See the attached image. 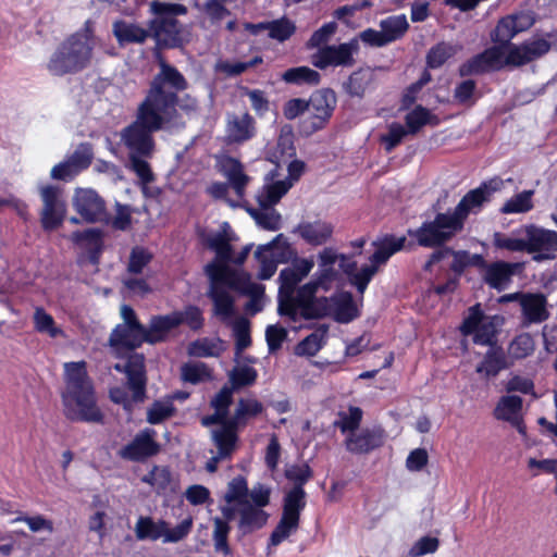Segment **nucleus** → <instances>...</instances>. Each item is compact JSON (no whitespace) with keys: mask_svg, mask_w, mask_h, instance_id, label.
<instances>
[{"mask_svg":"<svg viewBox=\"0 0 557 557\" xmlns=\"http://www.w3.org/2000/svg\"><path fill=\"white\" fill-rule=\"evenodd\" d=\"M327 276L329 271L324 270L318 278L296 290L304 278L290 268L283 269L280 273L278 313L288 317L294 322L298 321L299 318L305 320L321 319L333 313L339 322L351 321L355 318V308L350 296L315 297L319 287L322 286Z\"/></svg>","mask_w":557,"mask_h":557,"instance_id":"nucleus-1","label":"nucleus"},{"mask_svg":"<svg viewBox=\"0 0 557 557\" xmlns=\"http://www.w3.org/2000/svg\"><path fill=\"white\" fill-rule=\"evenodd\" d=\"M210 278L208 296L213 301V312L222 321H227L234 314V298L230 289L257 298L263 293V286L251 281L245 272L232 270L228 265L211 262L206 265Z\"/></svg>","mask_w":557,"mask_h":557,"instance_id":"nucleus-2","label":"nucleus"},{"mask_svg":"<svg viewBox=\"0 0 557 557\" xmlns=\"http://www.w3.org/2000/svg\"><path fill=\"white\" fill-rule=\"evenodd\" d=\"M65 392L63 394L65 416L73 421L102 422L103 414L96 405L94 387L86 370V362L64 364Z\"/></svg>","mask_w":557,"mask_h":557,"instance_id":"nucleus-3","label":"nucleus"},{"mask_svg":"<svg viewBox=\"0 0 557 557\" xmlns=\"http://www.w3.org/2000/svg\"><path fill=\"white\" fill-rule=\"evenodd\" d=\"M160 71L153 76L144 103L172 119L176 115L177 92L185 90L188 83L184 75L164 59L159 58Z\"/></svg>","mask_w":557,"mask_h":557,"instance_id":"nucleus-4","label":"nucleus"},{"mask_svg":"<svg viewBox=\"0 0 557 557\" xmlns=\"http://www.w3.org/2000/svg\"><path fill=\"white\" fill-rule=\"evenodd\" d=\"M247 497V480L243 475H237L232 479L223 496L225 504L219 507L222 517H214L212 519V542L216 553H221L224 556L232 554V549L228 545V534L231 531L230 521H237L242 518L243 503L246 502Z\"/></svg>","mask_w":557,"mask_h":557,"instance_id":"nucleus-5","label":"nucleus"},{"mask_svg":"<svg viewBox=\"0 0 557 557\" xmlns=\"http://www.w3.org/2000/svg\"><path fill=\"white\" fill-rule=\"evenodd\" d=\"M172 120L141 102L137 109L136 120L121 132V140L128 149L129 154L150 157L154 149L152 134L162 129L163 125Z\"/></svg>","mask_w":557,"mask_h":557,"instance_id":"nucleus-6","label":"nucleus"},{"mask_svg":"<svg viewBox=\"0 0 557 557\" xmlns=\"http://www.w3.org/2000/svg\"><path fill=\"white\" fill-rule=\"evenodd\" d=\"M92 57V41L87 34L67 38L51 57L48 69L53 75L77 73L86 69Z\"/></svg>","mask_w":557,"mask_h":557,"instance_id":"nucleus-7","label":"nucleus"},{"mask_svg":"<svg viewBox=\"0 0 557 557\" xmlns=\"http://www.w3.org/2000/svg\"><path fill=\"white\" fill-rule=\"evenodd\" d=\"M271 490L263 484L248 488V497L243 503L242 518L237 520L236 529L240 537L262 529L269 513L263 509L270 504Z\"/></svg>","mask_w":557,"mask_h":557,"instance_id":"nucleus-8","label":"nucleus"},{"mask_svg":"<svg viewBox=\"0 0 557 557\" xmlns=\"http://www.w3.org/2000/svg\"><path fill=\"white\" fill-rule=\"evenodd\" d=\"M191 528V517L184 519L174 528L165 520L154 521L151 517H139L135 524V535L139 541L162 540L163 543H177L189 534Z\"/></svg>","mask_w":557,"mask_h":557,"instance_id":"nucleus-9","label":"nucleus"},{"mask_svg":"<svg viewBox=\"0 0 557 557\" xmlns=\"http://www.w3.org/2000/svg\"><path fill=\"white\" fill-rule=\"evenodd\" d=\"M459 221L450 213H438L433 221L424 222L419 228L408 231L422 247H437L455 236L461 230Z\"/></svg>","mask_w":557,"mask_h":557,"instance_id":"nucleus-10","label":"nucleus"},{"mask_svg":"<svg viewBox=\"0 0 557 557\" xmlns=\"http://www.w3.org/2000/svg\"><path fill=\"white\" fill-rule=\"evenodd\" d=\"M123 322L117 324L109 337V344L115 348L134 350L146 343L145 326L138 321L132 307H121Z\"/></svg>","mask_w":557,"mask_h":557,"instance_id":"nucleus-11","label":"nucleus"},{"mask_svg":"<svg viewBox=\"0 0 557 557\" xmlns=\"http://www.w3.org/2000/svg\"><path fill=\"white\" fill-rule=\"evenodd\" d=\"M503 318L498 315H485L480 305L472 306L465 319L460 331L463 335L473 334V342L488 347L495 345L497 329L502 325Z\"/></svg>","mask_w":557,"mask_h":557,"instance_id":"nucleus-12","label":"nucleus"},{"mask_svg":"<svg viewBox=\"0 0 557 557\" xmlns=\"http://www.w3.org/2000/svg\"><path fill=\"white\" fill-rule=\"evenodd\" d=\"M520 233L525 235L527 252L532 260L542 262L557 258V232L534 224L525 225Z\"/></svg>","mask_w":557,"mask_h":557,"instance_id":"nucleus-13","label":"nucleus"},{"mask_svg":"<svg viewBox=\"0 0 557 557\" xmlns=\"http://www.w3.org/2000/svg\"><path fill=\"white\" fill-rule=\"evenodd\" d=\"M295 251L292 249L283 234H278L271 243L259 246L255 251V257L260 263L258 277L260 280L270 278L276 271L278 262H287Z\"/></svg>","mask_w":557,"mask_h":557,"instance_id":"nucleus-14","label":"nucleus"},{"mask_svg":"<svg viewBox=\"0 0 557 557\" xmlns=\"http://www.w3.org/2000/svg\"><path fill=\"white\" fill-rule=\"evenodd\" d=\"M359 48L357 38L339 45L324 46L312 55V64L321 70L329 66L350 67L356 63L355 54L358 53Z\"/></svg>","mask_w":557,"mask_h":557,"instance_id":"nucleus-15","label":"nucleus"},{"mask_svg":"<svg viewBox=\"0 0 557 557\" xmlns=\"http://www.w3.org/2000/svg\"><path fill=\"white\" fill-rule=\"evenodd\" d=\"M506 65L510 63L507 62V52L504 47L493 46L462 63L459 66V74L460 76L479 75L500 70Z\"/></svg>","mask_w":557,"mask_h":557,"instance_id":"nucleus-16","label":"nucleus"},{"mask_svg":"<svg viewBox=\"0 0 557 557\" xmlns=\"http://www.w3.org/2000/svg\"><path fill=\"white\" fill-rule=\"evenodd\" d=\"M503 186L504 181L498 177L481 184L478 188L467 193L450 214L459 221L462 227L467 216L471 212L479 211L483 203L488 201L492 194L502 189Z\"/></svg>","mask_w":557,"mask_h":557,"instance_id":"nucleus-17","label":"nucleus"},{"mask_svg":"<svg viewBox=\"0 0 557 557\" xmlns=\"http://www.w3.org/2000/svg\"><path fill=\"white\" fill-rule=\"evenodd\" d=\"M336 106V95L331 89L317 90L308 100V128L310 132L322 129L331 119Z\"/></svg>","mask_w":557,"mask_h":557,"instance_id":"nucleus-18","label":"nucleus"},{"mask_svg":"<svg viewBox=\"0 0 557 557\" xmlns=\"http://www.w3.org/2000/svg\"><path fill=\"white\" fill-rule=\"evenodd\" d=\"M73 206L82 219L88 223L109 220L104 200L92 189H77Z\"/></svg>","mask_w":557,"mask_h":557,"instance_id":"nucleus-19","label":"nucleus"},{"mask_svg":"<svg viewBox=\"0 0 557 557\" xmlns=\"http://www.w3.org/2000/svg\"><path fill=\"white\" fill-rule=\"evenodd\" d=\"M44 202L41 211V224L45 230L51 231L61 225L66 206L61 197V190L54 186H45L40 189Z\"/></svg>","mask_w":557,"mask_h":557,"instance_id":"nucleus-20","label":"nucleus"},{"mask_svg":"<svg viewBox=\"0 0 557 557\" xmlns=\"http://www.w3.org/2000/svg\"><path fill=\"white\" fill-rule=\"evenodd\" d=\"M127 376V386L133 392L135 401H144L146 397L145 357L141 354H132L126 363H115L113 367Z\"/></svg>","mask_w":557,"mask_h":557,"instance_id":"nucleus-21","label":"nucleus"},{"mask_svg":"<svg viewBox=\"0 0 557 557\" xmlns=\"http://www.w3.org/2000/svg\"><path fill=\"white\" fill-rule=\"evenodd\" d=\"M154 436V430L144 429L135 435L131 443L120 450V457L126 460L141 461L157 455L160 450V445L156 442Z\"/></svg>","mask_w":557,"mask_h":557,"instance_id":"nucleus-22","label":"nucleus"},{"mask_svg":"<svg viewBox=\"0 0 557 557\" xmlns=\"http://www.w3.org/2000/svg\"><path fill=\"white\" fill-rule=\"evenodd\" d=\"M550 50V42L544 38H533L521 45H511L507 52V62L512 66L530 63Z\"/></svg>","mask_w":557,"mask_h":557,"instance_id":"nucleus-23","label":"nucleus"},{"mask_svg":"<svg viewBox=\"0 0 557 557\" xmlns=\"http://www.w3.org/2000/svg\"><path fill=\"white\" fill-rule=\"evenodd\" d=\"M149 32L158 46L175 48L183 42L178 21L173 16L153 20Z\"/></svg>","mask_w":557,"mask_h":557,"instance_id":"nucleus-24","label":"nucleus"},{"mask_svg":"<svg viewBox=\"0 0 557 557\" xmlns=\"http://www.w3.org/2000/svg\"><path fill=\"white\" fill-rule=\"evenodd\" d=\"M517 297L522 310L523 325L539 324L549 318L547 300L543 294L525 293Z\"/></svg>","mask_w":557,"mask_h":557,"instance_id":"nucleus-25","label":"nucleus"},{"mask_svg":"<svg viewBox=\"0 0 557 557\" xmlns=\"http://www.w3.org/2000/svg\"><path fill=\"white\" fill-rule=\"evenodd\" d=\"M376 85V70L361 67L352 72L347 81L343 83V89L350 97L362 99L367 91L373 90Z\"/></svg>","mask_w":557,"mask_h":557,"instance_id":"nucleus-26","label":"nucleus"},{"mask_svg":"<svg viewBox=\"0 0 557 557\" xmlns=\"http://www.w3.org/2000/svg\"><path fill=\"white\" fill-rule=\"evenodd\" d=\"M383 444V431L380 429H363L348 434L345 445L352 454H367Z\"/></svg>","mask_w":557,"mask_h":557,"instance_id":"nucleus-27","label":"nucleus"},{"mask_svg":"<svg viewBox=\"0 0 557 557\" xmlns=\"http://www.w3.org/2000/svg\"><path fill=\"white\" fill-rule=\"evenodd\" d=\"M518 268V263L506 261L492 262L485 265L483 280L490 287L504 290L510 284Z\"/></svg>","mask_w":557,"mask_h":557,"instance_id":"nucleus-28","label":"nucleus"},{"mask_svg":"<svg viewBox=\"0 0 557 557\" xmlns=\"http://www.w3.org/2000/svg\"><path fill=\"white\" fill-rule=\"evenodd\" d=\"M178 325L180 319L173 312L151 317L148 325L145 326L146 343L154 345L166 341L170 332Z\"/></svg>","mask_w":557,"mask_h":557,"instance_id":"nucleus-29","label":"nucleus"},{"mask_svg":"<svg viewBox=\"0 0 557 557\" xmlns=\"http://www.w3.org/2000/svg\"><path fill=\"white\" fill-rule=\"evenodd\" d=\"M334 226L326 221L315 220L312 222H301L295 228L297 233L307 244L320 246L325 244L333 234Z\"/></svg>","mask_w":557,"mask_h":557,"instance_id":"nucleus-30","label":"nucleus"},{"mask_svg":"<svg viewBox=\"0 0 557 557\" xmlns=\"http://www.w3.org/2000/svg\"><path fill=\"white\" fill-rule=\"evenodd\" d=\"M221 173L227 178L228 185L239 198L244 197L245 188L250 178L245 174L244 165L235 158L224 157L219 162Z\"/></svg>","mask_w":557,"mask_h":557,"instance_id":"nucleus-31","label":"nucleus"},{"mask_svg":"<svg viewBox=\"0 0 557 557\" xmlns=\"http://www.w3.org/2000/svg\"><path fill=\"white\" fill-rule=\"evenodd\" d=\"M255 120L249 113L228 115L226 134L231 143H243L255 135Z\"/></svg>","mask_w":557,"mask_h":557,"instance_id":"nucleus-32","label":"nucleus"},{"mask_svg":"<svg viewBox=\"0 0 557 557\" xmlns=\"http://www.w3.org/2000/svg\"><path fill=\"white\" fill-rule=\"evenodd\" d=\"M112 32L120 46L144 44L150 36L149 29L123 20L113 23Z\"/></svg>","mask_w":557,"mask_h":557,"instance_id":"nucleus-33","label":"nucleus"},{"mask_svg":"<svg viewBox=\"0 0 557 557\" xmlns=\"http://www.w3.org/2000/svg\"><path fill=\"white\" fill-rule=\"evenodd\" d=\"M239 428L233 425L232 422H225L224 425L211 431L213 443L220 453V457H231L236 447L238 440L237 431Z\"/></svg>","mask_w":557,"mask_h":557,"instance_id":"nucleus-34","label":"nucleus"},{"mask_svg":"<svg viewBox=\"0 0 557 557\" xmlns=\"http://www.w3.org/2000/svg\"><path fill=\"white\" fill-rule=\"evenodd\" d=\"M263 411V405L256 398L238 399L233 416L228 419L233 425L242 429Z\"/></svg>","mask_w":557,"mask_h":557,"instance_id":"nucleus-35","label":"nucleus"},{"mask_svg":"<svg viewBox=\"0 0 557 557\" xmlns=\"http://www.w3.org/2000/svg\"><path fill=\"white\" fill-rule=\"evenodd\" d=\"M407 242L405 236L395 237L387 235L382 239L374 242L375 252L370 257V262L374 264H384L394 253L400 251Z\"/></svg>","mask_w":557,"mask_h":557,"instance_id":"nucleus-36","label":"nucleus"},{"mask_svg":"<svg viewBox=\"0 0 557 557\" xmlns=\"http://www.w3.org/2000/svg\"><path fill=\"white\" fill-rule=\"evenodd\" d=\"M405 123L409 135H416L425 125L437 126L440 124V119L429 109L422 106H417L406 114Z\"/></svg>","mask_w":557,"mask_h":557,"instance_id":"nucleus-37","label":"nucleus"},{"mask_svg":"<svg viewBox=\"0 0 557 557\" xmlns=\"http://www.w3.org/2000/svg\"><path fill=\"white\" fill-rule=\"evenodd\" d=\"M231 240L232 237L225 230L213 234L208 238V247L212 249L216 256L213 262L227 265V263L233 260Z\"/></svg>","mask_w":557,"mask_h":557,"instance_id":"nucleus-38","label":"nucleus"},{"mask_svg":"<svg viewBox=\"0 0 557 557\" xmlns=\"http://www.w3.org/2000/svg\"><path fill=\"white\" fill-rule=\"evenodd\" d=\"M522 409V399L519 396L509 395L500 398L494 414L498 420H505L513 425L519 424V417Z\"/></svg>","mask_w":557,"mask_h":557,"instance_id":"nucleus-39","label":"nucleus"},{"mask_svg":"<svg viewBox=\"0 0 557 557\" xmlns=\"http://www.w3.org/2000/svg\"><path fill=\"white\" fill-rule=\"evenodd\" d=\"M507 367L504 350L499 346H492L484 356L483 361L476 367L478 373L486 376H496Z\"/></svg>","mask_w":557,"mask_h":557,"instance_id":"nucleus-40","label":"nucleus"},{"mask_svg":"<svg viewBox=\"0 0 557 557\" xmlns=\"http://www.w3.org/2000/svg\"><path fill=\"white\" fill-rule=\"evenodd\" d=\"M141 481L153 487L159 495L172 491V474L166 467L153 466L152 469L141 478Z\"/></svg>","mask_w":557,"mask_h":557,"instance_id":"nucleus-41","label":"nucleus"},{"mask_svg":"<svg viewBox=\"0 0 557 557\" xmlns=\"http://www.w3.org/2000/svg\"><path fill=\"white\" fill-rule=\"evenodd\" d=\"M34 329L51 338L65 337L64 331L57 325L53 317L44 308H36L34 312Z\"/></svg>","mask_w":557,"mask_h":557,"instance_id":"nucleus-42","label":"nucleus"},{"mask_svg":"<svg viewBox=\"0 0 557 557\" xmlns=\"http://www.w3.org/2000/svg\"><path fill=\"white\" fill-rule=\"evenodd\" d=\"M248 212L256 223L264 230L276 231L281 227V214L273 206H259L258 209H249Z\"/></svg>","mask_w":557,"mask_h":557,"instance_id":"nucleus-43","label":"nucleus"},{"mask_svg":"<svg viewBox=\"0 0 557 557\" xmlns=\"http://www.w3.org/2000/svg\"><path fill=\"white\" fill-rule=\"evenodd\" d=\"M380 27L383 30L388 44L400 39L408 30L409 23L406 15H393L380 22Z\"/></svg>","mask_w":557,"mask_h":557,"instance_id":"nucleus-44","label":"nucleus"},{"mask_svg":"<svg viewBox=\"0 0 557 557\" xmlns=\"http://www.w3.org/2000/svg\"><path fill=\"white\" fill-rule=\"evenodd\" d=\"M72 239L81 244L90 253V259L96 262L102 246L101 232L99 230L89 228L84 232H75L72 235Z\"/></svg>","mask_w":557,"mask_h":557,"instance_id":"nucleus-45","label":"nucleus"},{"mask_svg":"<svg viewBox=\"0 0 557 557\" xmlns=\"http://www.w3.org/2000/svg\"><path fill=\"white\" fill-rule=\"evenodd\" d=\"M290 181H277L263 187L257 196L259 206H274L290 189Z\"/></svg>","mask_w":557,"mask_h":557,"instance_id":"nucleus-46","label":"nucleus"},{"mask_svg":"<svg viewBox=\"0 0 557 557\" xmlns=\"http://www.w3.org/2000/svg\"><path fill=\"white\" fill-rule=\"evenodd\" d=\"M326 331L327 329L323 326L305 337L300 343L296 345L294 350L295 355L306 357L315 356L323 346V339Z\"/></svg>","mask_w":557,"mask_h":557,"instance_id":"nucleus-47","label":"nucleus"},{"mask_svg":"<svg viewBox=\"0 0 557 557\" xmlns=\"http://www.w3.org/2000/svg\"><path fill=\"white\" fill-rule=\"evenodd\" d=\"M300 518L282 513V517L270 536L274 546L281 544L298 530Z\"/></svg>","mask_w":557,"mask_h":557,"instance_id":"nucleus-48","label":"nucleus"},{"mask_svg":"<svg viewBox=\"0 0 557 557\" xmlns=\"http://www.w3.org/2000/svg\"><path fill=\"white\" fill-rule=\"evenodd\" d=\"M519 34L518 29L515 26L513 20L511 17L502 18L494 32L492 33V40L497 42V46H503L504 50L508 52L510 45V40Z\"/></svg>","mask_w":557,"mask_h":557,"instance_id":"nucleus-49","label":"nucleus"},{"mask_svg":"<svg viewBox=\"0 0 557 557\" xmlns=\"http://www.w3.org/2000/svg\"><path fill=\"white\" fill-rule=\"evenodd\" d=\"M306 506V492L300 486H294L284 497L283 513L300 518Z\"/></svg>","mask_w":557,"mask_h":557,"instance_id":"nucleus-50","label":"nucleus"},{"mask_svg":"<svg viewBox=\"0 0 557 557\" xmlns=\"http://www.w3.org/2000/svg\"><path fill=\"white\" fill-rule=\"evenodd\" d=\"M282 78L286 83L290 84H310V85H318L320 82V74L307 66H298L288 69L284 72L282 75Z\"/></svg>","mask_w":557,"mask_h":557,"instance_id":"nucleus-51","label":"nucleus"},{"mask_svg":"<svg viewBox=\"0 0 557 557\" xmlns=\"http://www.w3.org/2000/svg\"><path fill=\"white\" fill-rule=\"evenodd\" d=\"M534 190H524L508 199L500 209L504 214L524 213L533 208L532 196Z\"/></svg>","mask_w":557,"mask_h":557,"instance_id":"nucleus-52","label":"nucleus"},{"mask_svg":"<svg viewBox=\"0 0 557 557\" xmlns=\"http://www.w3.org/2000/svg\"><path fill=\"white\" fill-rule=\"evenodd\" d=\"M182 379L186 382L197 384L211 380L212 374L210 368L203 362H188L181 368Z\"/></svg>","mask_w":557,"mask_h":557,"instance_id":"nucleus-53","label":"nucleus"},{"mask_svg":"<svg viewBox=\"0 0 557 557\" xmlns=\"http://www.w3.org/2000/svg\"><path fill=\"white\" fill-rule=\"evenodd\" d=\"M268 36L271 39L283 42L290 38V36L296 32V25L287 17H281L278 20H274L268 22Z\"/></svg>","mask_w":557,"mask_h":557,"instance_id":"nucleus-54","label":"nucleus"},{"mask_svg":"<svg viewBox=\"0 0 557 557\" xmlns=\"http://www.w3.org/2000/svg\"><path fill=\"white\" fill-rule=\"evenodd\" d=\"M260 63H262V58L259 55H256L251 60L245 62L219 61L215 64V71L223 73L226 76H237Z\"/></svg>","mask_w":557,"mask_h":557,"instance_id":"nucleus-55","label":"nucleus"},{"mask_svg":"<svg viewBox=\"0 0 557 557\" xmlns=\"http://www.w3.org/2000/svg\"><path fill=\"white\" fill-rule=\"evenodd\" d=\"M535 348L531 335L523 333L513 338L508 348V354L513 359H523L530 356Z\"/></svg>","mask_w":557,"mask_h":557,"instance_id":"nucleus-56","label":"nucleus"},{"mask_svg":"<svg viewBox=\"0 0 557 557\" xmlns=\"http://www.w3.org/2000/svg\"><path fill=\"white\" fill-rule=\"evenodd\" d=\"M233 332L236 339V354L239 355L251 344L249 320L244 317L236 319L233 322Z\"/></svg>","mask_w":557,"mask_h":557,"instance_id":"nucleus-57","label":"nucleus"},{"mask_svg":"<svg viewBox=\"0 0 557 557\" xmlns=\"http://www.w3.org/2000/svg\"><path fill=\"white\" fill-rule=\"evenodd\" d=\"M175 412L173 403L169 400H156L147 411V421L158 424L172 417Z\"/></svg>","mask_w":557,"mask_h":557,"instance_id":"nucleus-58","label":"nucleus"},{"mask_svg":"<svg viewBox=\"0 0 557 557\" xmlns=\"http://www.w3.org/2000/svg\"><path fill=\"white\" fill-rule=\"evenodd\" d=\"M493 244L496 248L506 249L512 252H527L525 235L521 233V237H511L502 233H495Z\"/></svg>","mask_w":557,"mask_h":557,"instance_id":"nucleus-59","label":"nucleus"},{"mask_svg":"<svg viewBox=\"0 0 557 557\" xmlns=\"http://www.w3.org/2000/svg\"><path fill=\"white\" fill-rule=\"evenodd\" d=\"M362 419V410L358 407H350L348 413H341L339 419L334 422V425L339 428L343 433H355L359 428Z\"/></svg>","mask_w":557,"mask_h":557,"instance_id":"nucleus-60","label":"nucleus"},{"mask_svg":"<svg viewBox=\"0 0 557 557\" xmlns=\"http://www.w3.org/2000/svg\"><path fill=\"white\" fill-rule=\"evenodd\" d=\"M455 53V49L451 45L441 42L433 47L428 55L426 63L430 67L436 69L442 66L447 59H449Z\"/></svg>","mask_w":557,"mask_h":557,"instance_id":"nucleus-61","label":"nucleus"},{"mask_svg":"<svg viewBox=\"0 0 557 557\" xmlns=\"http://www.w3.org/2000/svg\"><path fill=\"white\" fill-rule=\"evenodd\" d=\"M256 379L257 371L248 366L236 367L230 372V381L234 388L251 385Z\"/></svg>","mask_w":557,"mask_h":557,"instance_id":"nucleus-62","label":"nucleus"},{"mask_svg":"<svg viewBox=\"0 0 557 557\" xmlns=\"http://www.w3.org/2000/svg\"><path fill=\"white\" fill-rule=\"evenodd\" d=\"M189 354L195 357H214L221 351V343L207 338L198 339L190 344Z\"/></svg>","mask_w":557,"mask_h":557,"instance_id":"nucleus-63","label":"nucleus"},{"mask_svg":"<svg viewBox=\"0 0 557 557\" xmlns=\"http://www.w3.org/2000/svg\"><path fill=\"white\" fill-rule=\"evenodd\" d=\"M94 158L92 148L90 144H81L74 152L67 158L78 172L87 169Z\"/></svg>","mask_w":557,"mask_h":557,"instance_id":"nucleus-64","label":"nucleus"}]
</instances>
